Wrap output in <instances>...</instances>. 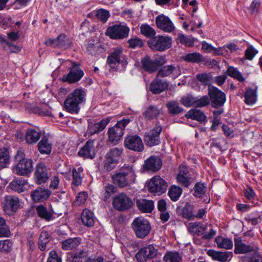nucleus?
Wrapping results in <instances>:
<instances>
[{
	"label": "nucleus",
	"instance_id": "obj_60",
	"mask_svg": "<svg viewBox=\"0 0 262 262\" xmlns=\"http://www.w3.org/2000/svg\"><path fill=\"white\" fill-rule=\"evenodd\" d=\"M257 139V143L255 144L253 147V149L257 155H262L260 152H262V137L259 136L253 135L252 140L255 141V139Z\"/></svg>",
	"mask_w": 262,
	"mask_h": 262
},
{
	"label": "nucleus",
	"instance_id": "obj_22",
	"mask_svg": "<svg viewBox=\"0 0 262 262\" xmlns=\"http://www.w3.org/2000/svg\"><path fill=\"white\" fill-rule=\"evenodd\" d=\"M168 86V83L166 80L160 79L157 77L151 82L149 90L152 93L159 94L167 89Z\"/></svg>",
	"mask_w": 262,
	"mask_h": 262
},
{
	"label": "nucleus",
	"instance_id": "obj_43",
	"mask_svg": "<svg viewBox=\"0 0 262 262\" xmlns=\"http://www.w3.org/2000/svg\"><path fill=\"white\" fill-rule=\"evenodd\" d=\"M215 241L217 246L220 248H224L226 249H230L233 247L232 241L228 238H224L222 236L217 237Z\"/></svg>",
	"mask_w": 262,
	"mask_h": 262
},
{
	"label": "nucleus",
	"instance_id": "obj_14",
	"mask_svg": "<svg viewBox=\"0 0 262 262\" xmlns=\"http://www.w3.org/2000/svg\"><path fill=\"white\" fill-rule=\"evenodd\" d=\"M181 74V70L179 65L175 64L162 66L158 71L157 77H171L176 79Z\"/></svg>",
	"mask_w": 262,
	"mask_h": 262
},
{
	"label": "nucleus",
	"instance_id": "obj_57",
	"mask_svg": "<svg viewBox=\"0 0 262 262\" xmlns=\"http://www.w3.org/2000/svg\"><path fill=\"white\" fill-rule=\"evenodd\" d=\"M13 243L10 239L0 241V251L2 252H10L12 248Z\"/></svg>",
	"mask_w": 262,
	"mask_h": 262
},
{
	"label": "nucleus",
	"instance_id": "obj_63",
	"mask_svg": "<svg viewBox=\"0 0 262 262\" xmlns=\"http://www.w3.org/2000/svg\"><path fill=\"white\" fill-rule=\"evenodd\" d=\"M216 233V231L213 229L212 226L211 225H209L208 230L204 231L202 235V238L204 240H210L213 238Z\"/></svg>",
	"mask_w": 262,
	"mask_h": 262
},
{
	"label": "nucleus",
	"instance_id": "obj_54",
	"mask_svg": "<svg viewBox=\"0 0 262 262\" xmlns=\"http://www.w3.org/2000/svg\"><path fill=\"white\" fill-rule=\"evenodd\" d=\"M227 73L229 76L237 79L240 82H243L245 81V79L242 74L236 68L233 67H229L227 70Z\"/></svg>",
	"mask_w": 262,
	"mask_h": 262
},
{
	"label": "nucleus",
	"instance_id": "obj_28",
	"mask_svg": "<svg viewBox=\"0 0 262 262\" xmlns=\"http://www.w3.org/2000/svg\"><path fill=\"white\" fill-rule=\"evenodd\" d=\"M138 208L142 212L150 213L154 208V202L151 200L138 199L136 201Z\"/></svg>",
	"mask_w": 262,
	"mask_h": 262
},
{
	"label": "nucleus",
	"instance_id": "obj_36",
	"mask_svg": "<svg viewBox=\"0 0 262 262\" xmlns=\"http://www.w3.org/2000/svg\"><path fill=\"white\" fill-rule=\"evenodd\" d=\"M185 116L187 118L195 120L200 122H204L206 119V116L205 114L203 112L197 109H191L189 110Z\"/></svg>",
	"mask_w": 262,
	"mask_h": 262
},
{
	"label": "nucleus",
	"instance_id": "obj_1",
	"mask_svg": "<svg viewBox=\"0 0 262 262\" xmlns=\"http://www.w3.org/2000/svg\"><path fill=\"white\" fill-rule=\"evenodd\" d=\"M136 177L133 166L125 164L119 171L112 176V178L114 184L120 187H124L134 183Z\"/></svg>",
	"mask_w": 262,
	"mask_h": 262
},
{
	"label": "nucleus",
	"instance_id": "obj_42",
	"mask_svg": "<svg viewBox=\"0 0 262 262\" xmlns=\"http://www.w3.org/2000/svg\"><path fill=\"white\" fill-rule=\"evenodd\" d=\"M185 61L192 63H200L204 61L203 56L198 52L186 54L183 56Z\"/></svg>",
	"mask_w": 262,
	"mask_h": 262
},
{
	"label": "nucleus",
	"instance_id": "obj_53",
	"mask_svg": "<svg viewBox=\"0 0 262 262\" xmlns=\"http://www.w3.org/2000/svg\"><path fill=\"white\" fill-rule=\"evenodd\" d=\"M141 33L147 37L151 38L155 36V30L147 24H143L140 27Z\"/></svg>",
	"mask_w": 262,
	"mask_h": 262
},
{
	"label": "nucleus",
	"instance_id": "obj_49",
	"mask_svg": "<svg viewBox=\"0 0 262 262\" xmlns=\"http://www.w3.org/2000/svg\"><path fill=\"white\" fill-rule=\"evenodd\" d=\"M181 102L183 105L186 107L195 106L196 97L190 94H187L182 97Z\"/></svg>",
	"mask_w": 262,
	"mask_h": 262
},
{
	"label": "nucleus",
	"instance_id": "obj_37",
	"mask_svg": "<svg viewBox=\"0 0 262 262\" xmlns=\"http://www.w3.org/2000/svg\"><path fill=\"white\" fill-rule=\"evenodd\" d=\"M83 169L82 167H79L77 168H74L72 169L73 180L72 182V186H78L82 183V180L83 177Z\"/></svg>",
	"mask_w": 262,
	"mask_h": 262
},
{
	"label": "nucleus",
	"instance_id": "obj_35",
	"mask_svg": "<svg viewBox=\"0 0 262 262\" xmlns=\"http://www.w3.org/2000/svg\"><path fill=\"white\" fill-rule=\"evenodd\" d=\"M36 212L39 217L46 221H51L54 218L53 213L48 211L42 205L37 206Z\"/></svg>",
	"mask_w": 262,
	"mask_h": 262
},
{
	"label": "nucleus",
	"instance_id": "obj_15",
	"mask_svg": "<svg viewBox=\"0 0 262 262\" xmlns=\"http://www.w3.org/2000/svg\"><path fill=\"white\" fill-rule=\"evenodd\" d=\"M158 250L152 245H149L140 249L136 254L138 262H146L156 257Z\"/></svg>",
	"mask_w": 262,
	"mask_h": 262
},
{
	"label": "nucleus",
	"instance_id": "obj_6",
	"mask_svg": "<svg viewBox=\"0 0 262 262\" xmlns=\"http://www.w3.org/2000/svg\"><path fill=\"white\" fill-rule=\"evenodd\" d=\"M148 43L152 50L162 52L171 47L172 38L168 36L157 35L150 38Z\"/></svg>",
	"mask_w": 262,
	"mask_h": 262
},
{
	"label": "nucleus",
	"instance_id": "obj_9",
	"mask_svg": "<svg viewBox=\"0 0 262 262\" xmlns=\"http://www.w3.org/2000/svg\"><path fill=\"white\" fill-rule=\"evenodd\" d=\"M51 176L50 169L44 163H38L35 168L34 179L36 184L46 183Z\"/></svg>",
	"mask_w": 262,
	"mask_h": 262
},
{
	"label": "nucleus",
	"instance_id": "obj_48",
	"mask_svg": "<svg viewBox=\"0 0 262 262\" xmlns=\"http://www.w3.org/2000/svg\"><path fill=\"white\" fill-rule=\"evenodd\" d=\"M122 152V148L115 147L111 149L106 154L105 156L106 157L112 160H116V162L118 163V160L121 157Z\"/></svg>",
	"mask_w": 262,
	"mask_h": 262
},
{
	"label": "nucleus",
	"instance_id": "obj_51",
	"mask_svg": "<svg viewBox=\"0 0 262 262\" xmlns=\"http://www.w3.org/2000/svg\"><path fill=\"white\" fill-rule=\"evenodd\" d=\"M176 40L178 42L187 47H192L194 45L193 40L182 33L177 34Z\"/></svg>",
	"mask_w": 262,
	"mask_h": 262
},
{
	"label": "nucleus",
	"instance_id": "obj_47",
	"mask_svg": "<svg viewBox=\"0 0 262 262\" xmlns=\"http://www.w3.org/2000/svg\"><path fill=\"white\" fill-rule=\"evenodd\" d=\"M166 107L168 112L172 115L180 114L183 111V108L180 107L179 103L175 101L168 102L166 104Z\"/></svg>",
	"mask_w": 262,
	"mask_h": 262
},
{
	"label": "nucleus",
	"instance_id": "obj_41",
	"mask_svg": "<svg viewBox=\"0 0 262 262\" xmlns=\"http://www.w3.org/2000/svg\"><path fill=\"white\" fill-rule=\"evenodd\" d=\"M27 183V180L23 178L15 179L9 184V187L13 190L21 192L24 191V186Z\"/></svg>",
	"mask_w": 262,
	"mask_h": 262
},
{
	"label": "nucleus",
	"instance_id": "obj_34",
	"mask_svg": "<svg viewBox=\"0 0 262 262\" xmlns=\"http://www.w3.org/2000/svg\"><path fill=\"white\" fill-rule=\"evenodd\" d=\"M141 63L142 69L145 71L152 73L157 70L154 61L148 55L141 59Z\"/></svg>",
	"mask_w": 262,
	"mask_h": 262
},
{
	"label": "nucleus",
	"instance_id": "obj_16",
	"mask_svg": "<svg viewBox=\"0 0 262 262\" xmlns=\"http://www.w3.org/2000/svg\"><path fill=\"white\" fill-rule=\"evenodd\" d=\"M124 145L126 148L137 152H141L144 148L142 139L138 135H129L126 137Z\"/></svg>",
	"mask_w": 262,
	"mask_h": 262
},
{
	"label": "nucleus",
	"instance_id": "obj_46",
	"mask_svg": "<svg viewBox=\"0 0 262 262\" xmlns=\"http://www.w3.org/2000/svg\"><path fill=\"white\" fill-rule=\"evenodd\" d=\"M182 193V188L175 185L172 186L168 190L169 196L173 202H176L179 200Z\"/></svg>",
	"mask_w": 262,
	"mask_h": 262
},
{
	"label": "nucleus",
	"instance_id": "obj_21",
	"mask_svg": "<svg viewBox=\"0 0 262 262\" xmlns=\"http://www.w3.org/2000/svg\"><path fill=\"white\" fill-rule=\"evenodd\" d=\"M51 193L48 189L38 187L31 192V196L34 202L37 203L47 200Z\"/></svg>",
	"mask_w": 262,
	"mask_h": 262
},
{
	"label": "nucleus",
	"instance_id": "obj_4",
	"mask_svg": "<svg viewBox=\"0 0 262 262\" xmlns=\"http://www.w3.org/2000/svg\"><path fill=\"white\" fill-rule=\"evenodd\" d=\"M21 157L23 154L19 151H17L15 156V159L18 161L17 163L12 167V170L15 174L26 176L31 173L33 170V161L31 159L23 158L21 159H18L19 155Z\"/></svg>",
	"mask_w": 262,
	"mask_h": 262
},
{
	"label": "nucleus",
	"instance_id": "obj_58",
	"mask_svg": "<svg viewBox=\"0 0 262 262\" xmlns=\"http://www.w3.org/2000/svg\"><path fill=\"white\" fill-rule=\"evenodd\" d=\"M245 196L254 205H258V201L255 199V193L253 190L249 187L244 190Z\"/></svg>",
	"mask_w": 262,
	"mask_h": 262
},
{
	"label": "nucleus",
	"instance_id": "obj_33",
	"mask_svg": "<svg viewBox=\"0 0 262 262\" xmlns=\"http://www.w3.org/2000/svg\"><path fill=\"white\" fill-rule=\"evenodd\" d=\"M10 161V152L6 147L0 148V168L8 167Z\"/></svg>",
	"mask_w": 262,
	"mask_h": 262
},
{
	"label": "nucleus",
	"instance_id": "obj_2",
	"mask_svg": "<svg viewBox=\"0 0 262 262\" xmlns=\"http://www.w3.org/2000/svg\"><path fill=\"white\" fill-rule=\"evenodd\" d=\"M85 97V92L77 89L68 95L64 101V107L69 112L77 114L80 110L79 104L84 101Z\"/></svg>",
	"mask_w": 262,
	"mask_h": 262
},
{
	"label": "nucleus",
	"instance_id": "obj_24",
	"mask_svg": "<svg viewBox=\"0 0 262 262\" xmlns=\"http://www.w3.org/2000/svg\"><path fill=\"white\" fill-rule=\"evenodd\" d=\"M4 209L8 212H15L19 207V201L17 197L7 195L5 197Z\"/></svg>",
	"mask_w": 262,
	"mask_h": 262
},
{
	"label": "nucleus",
	"instance_id": "obj_26",
	"mask_svg": "<svg viewBox=\"0 0 262 262\" xmlns=\"http://www.w3.org/2000/svg\"><path fill=\"white\" fill-rule=\"evenodd\" d=\"M208 226L209 225L203 224L201 222H191L188 224V229L194 235L202 236L204 231L208 230Z\"/></svg>",
	"mask_w": 262,
	"mask_h": 262
},
{
	"label": "nucleus",
	"instance_id": "obj_32",
	"mask_svg": "<svg viewBox=\"0 0 262 262\" xmlns=\"http://www.w3.org/2000/svg\"><path fill=\"white\" fill-rule=\"evenodd\" d=\"M161 111V109L158 106L151 105L147 107L143 115L146 119L151 120L157 118Z\"/></svg>",
	"mask_w": 262,
	"mask_h": 262
},
{
	"label": "nucleus",
	"instance_id": "obj_52",
	"mask_svg": "<svg viewBox=\"0 0 262 262\" xmlns=\"http://www.w3.org/2000/svg\"><path fill=\"white\" fill-rule=\"evenodd\" d=\"M181 256L177 252H168L164 256V260L165 262H180Z\"/></svg>",
	"mask_w": 262,
	"mask_h": 262
},
{
	"label": "nucleus",
	"instance_id": "obj_44",
	"mask_svg": "<svg viewBox=\"0 0 262 262\" xmlns=\"http://www.w3.org/2000/svg\"><path fill=\"white\" fill-rule=\"evenodd\" d=\"M245 102L248 105H252L254 104L257 100V95L256 91L252 89H248L245 92Z\"/></svg>",
	"mask_w": 262,
	"mask_h": 262
},
{
	"label": "nucleus",
	"instance_id": "obj_39",
	"mask_svg": "<svg viewBox=\"0 0 262 262\" xmlns=\"http://www.w3.org/2000/svg\"><path fill=\"white\" fill-rule=\"evenodd\" d=\"M52 146L48 139L42 138L38 144V149L42 154L49 155L51 152Z\"/></svg>",
	"mask_w": 262,
	"mask_h": 262
},
{
	"label": "nucleus",
	"instance_id": "obj_20",
	"mask_svg": "<svg viewBox=\"0 0 262 262\" xmlns=\"http://www.w3.org/2000/svg\"><path fill=\"white\" fill-rule=\"evenodd\" d=\"M78 155L84 158L93 159L95 156L94 140H89L86 141L84 145L78 151Z\"/></svg>",
	"mask_w": 262,
	"mask_h": 262
},
{
	"label": "nucleus",
	"instance_id": "obj_11",
	"mask_svg": "<svg viewBox=\"0 0 262 262\" xmlns=\"http://www.w3.org/2000/svg\"><path fill=\"white\" fill-rule=\"evenodd\" d=\"M208 95L212 107L219 108L225 103L226 98L225 94L213 86L208 87Z\"/></svg>",
	"mask_w": 262,
	"mask_h": 262
},
{
	"label": "nucleus",
	"instance_id": "obj_29",
	"mask_svg": "<svg viewBox=\"0 0 262 262\" xmlns=\"http://www.w3.org/2000/svg\"><path fill=\"white\" fill-rule=\"evenodd\" d=\"M81 243L80 237L69 238L61 242V248L64 250H72L77 248Z\"/></svg>",
	"mask_w": 262,
	"mask_h": 262
},
{
	"label": "nucleus",
	"instance_id": "obj_38",
	"mask_svg": "<svg viewBox=\"0 0 262 262\" xmlns=\"http://www.w3.org/2000/svg\"><path fill=\"white\" fill-rule=\"evenodd\" d=\"M87 257V252L85 250H81L71 253L68 258L71 262H86Z\"/></svg>",
	"mask_w": 262,
	"mask_h": 262
},
{
	"label": "nucleus",
	"instance_id": "obj_5",
	"mask_svg": "<svg viewBox=\"0 0 262 262\" xmlns=\"http://www.w3.org/2000/svg\"><path fill=\"white\" fill-rule=\"evenodd\" d=\"M129 122V119L123 118L118 121L115 125L110 128L107 132L108 141L114 145L117 144L122 138L124 129Z\"/></svg>",
	"mask_w": 262,
	"mask_h": 262
},
{
	"label": "nucleus",
	"instance_id": "obj_40",
	"mask_svg": "<svg viewBox=\"0 0 262 262\" xmlns=\"http://www.w3.org/2000/svg\"><path fill=\"white\" fill-rule=\"evenodd\" d=\"M51 238V236L47 231H43L41 232L38 241V246L40 250L43 251L46 250L47 245Z\"/></svg>",
	"mask_w": 262,
	"mask_h": 262
},
{
	"label": "nucleus",
	"instance_id": "obj_64",
	"mask_svg": "<svg viewBox=\"0 0 262 262\" xmlns=\"http://www.w3.org/2000/svg\"><path fill=\"white\" fill-rule=\"evenodd\" d=\"M110 16V12L107 10L101 9L97 11L96 16L97 18L103 23L107 21Z\"/></svg>",
	"mask_w": 262,
	"mask_h": 262
},
{
	"label": "nucleus",
	"instance_id": "obj_27",
	"mask_svg": "<svg viewBox=\"0 0 262 262\" xmlns=\"http://www.w3.org/2000/svg\"><path fill=\"white\" fill-rule=\"evenodd\" d=\"M161 165L162 161L159 158L150 157L145 161L144 167L149 170L157 171L161 168Z\"/></svg>",
	"mask_w": 262,
	"mask_h": 262
},
{
	"label": "nucleus",
	"instance_id": "obj_13",
	"mask_svg": "<svg viewBox=\"0 0 262 262\" xmlns=\"http://www.w3.org/2000/svg\"><path fill=\"white\" fill-rule=\"evenodd\" d=\"M147 188L150 192L160 195L166 191L167 184L164 179L159 176H156L150 180Z\"/></svg>",
	"mask_w": 262,
	"mask_h": 262
},
{
	"label": "nucleus",
	"instance_id": "obj_23",
	"mask_svg": "<svg viewBox=\"0 0 262 262\" xmlns=\"http://www.w3.org/2000/svg\"><path fill=\"white\" fill-rule=\"evenodd\" d=\"M110 119L105 118L97 123L89 122L88 133L92 135L103 130L110 122Z\"/></svg>",
	"mask_w": 262,
	"mask_h": 262
},
{
	"label": "nucleus",
	"instance_id": "obj_61",
	"mask_svg": "<svg viewBox=\"0 0 262 262\" xmlns=\"http://www.w3.org/2000/svg\"><path fill=\"white\" fill-rule=\"evenodd\" d=\"M115 192V187L111 184H108L104 187L103 198L104 201H106Z\"/></svg>",
	"mask_w": 262,
	"mask_h": 262
},
{
	"label": "nucleus",
	"instance_id": "obj_59",
	"mask_svg": "<svg viewBox=\"0 0 262 262\" xmlns=\"http://www.w3.org/2000/svg\"><path fill=\"white\" fill-rule=\"evenodd\" d=\"M258 53V51L252 45H249V47L245 51L244 59L249 60H252L255 56Z\"/></svg>",
	"mask_w": 262,
	"mask_h": 262
},
{
	"label": "nucleus",
	"instance_id": "obj_10",
	"mask_svg": "<svg viewBox=\"0 0 262 262\" xmlns=\"http://www.w3.org/2000/svg\"><path fill=\"white\" fill-rule=\"evenodd\" d=\"M134 203L130 198L124 193L116 195L113 201L114 208L120 211H124L130 209Z\"/></svg>",
	"mask_w": 262,
	"mask_h": 262
},
{
	"label": "nucleus",
	"instance_id": "obj_62",
	"mask_svg": "<svg viewBox=\"0 0 262 262\" xmlns=\"http://www.w3.org/2000/svg\"><path fill=\"white\" fill-rule=\"evenodd\" d=\"M194 195L197 197L200 198L205 193V186L204 184L201 182H197L193 188Z\"/></svg>",
	"mask_w": 262,
	"mask_h": 262
},
{
	"label": "nucleus",
	"instance_id": "obj_3",
	"mask_svg": "<svg viewBox=\"0 0 262 262\" xmlns=\"http://www.w3.org/2000/svg\"><path fill=\"white\" fill-rule=\"evenodd\" d=\"M131 225L136 236L139 238L143 239L146 237L151 229L148 220L142 216L135 218Z\"/></svg>",
	"mask_w": 262,
	"mask_h": 262
},
{
	"label": "nucleus",
	"instance_id": "obj_30",
	"mask_svg": "<svg viewBox=\"0 0 262 262\" xmlns=\"http://www.w3.org/2000/svg\"><path fill=\"white\" fill-rule=\"evenodd\" d=\"M41 136V132L38 128H29L25 134V139L28 144L36 143Z\"/></svg>",
	"mask_w": 262,
	"mask_h": 262
},
{
	"label": "nucleus",
	"instance_id": "obj_50",
	"mask_svg": "<svg viewBox=\"0 0 262 262\" xmlns=\"http://www.w3.org/2000/svg\"><path fill=\"white\" fill-rule=\"evenodd\" d=\"M10 234V229L5 220L3 217H0V238L9 237Z\"/></svg>",
	"mask_w": 262,
	"mask_h": 262
},
{
	"label": "nucleus",
	"instance_id": "obj_8",
	"mask_svg": "<svg viewBox=\"0 0 262 262\" xmlns=\"http://www.w3.org/2000/svg\"><path fill=\"white\" fill-rule=\"evenodd\" d=\"M129 32L127 26L116 24L108 27L105 34L113 39H123L128 36Z\"/></svg>",
	"mask_w": 262,
	"mask_h": 262
},
{
	"label": "nucleus",
	"instance_id": "obj_45",
	"mask_svg": "<svg viewBox=\"0 0 262 262\" xmlns=\"http://www.w3.org/2000/svg\"><path fill=\"white\" fill-rule=\"evenodd\" d=\"M58 48L67 49L72 45V41L70 38L64 34H61L58 36Z\"/></svg>",
	"mask_w": 262,
	"mask_h": 262
},
{
	"label": "nucleus",
	"instance_id": "obj_56",
	"mask_svg": "<svg viewBox=\"0 0 262 262\" xmlns=\"http://www.w3.org/2000/svg\"><path fill=\"white\" fill-rule=\"evenodd\" d=\"M181 214L182 216L189 220L194 219V214L192 213V207L191 205L187 204L182 209Z\"/></svg>",
	"mask_w": 262,
	"mask_h": 262
},
{
	"label": "nucleus",
	"instance_id": "obj_7",
	"mask_svg": "<svg viewBox=\"0 0 262 262\" xmlns=\"http://www.w3.org/2000/svg\"><path fill=\"white\" fill-rule=\"evenodd\" d=\"M107 63L111 69H115L119 64L122 66L127 65V57L123 54L122 48H113L107 56Z\"/></svg>",
	"mask_w": 262,
	"mask_h": 262
},
{
	"label": "nucleus",
	"instance_id": "obj_31",
	"mask_svg": "<svg viewBox=\"0 0 262 262\" xmlns=\"http://www.w3.org/2000/svg\"><path fill=\"white\" fill-rule=\"evenodd\" d=\"M82 224L86 227H92L94 224V213L88 209H84L81 215Z\"/></svg>",
	"mask_w": 262,
	"mask_h": 262
},
{
	"label": "nucleus",
	"instance_id": "obj_17",
	"mask_svg": "<svg viewBox=\"0 0 262 262\" xmlns=\"http://www.w3.org/2000/svg\"><path fill=\"white\" fill-rule=\"evenodd\" d=\"M162 131V127L157 124L155 127L144 136L146 144L149 146L158 145L160 143V134Z\"/></svg>",
	"mask_w": 262,
	"mask_h": 262
},
{
	"label": "nucleus",
	"instance_id": "obj_25",
	"mask_svg": "<svg viewBox=\"0 0 262 262\" xmlns=\"http://www.w3.org/2000/svg\"><path fill=\"white\" fill-rule=\"evenodd\" d=\"M209 255L211 256L214 260L221 262H226L230 261L232 256L233 253L231 252H219L214 250H209L208 251Z\"/></svg>",
	"mask_w": 262,
	"mask_h": 262
},
{
	"label": "nucleus",
	"instance_id": "obj_19",
	"mask_svg": "<svg viewBox=\"0 0 262 262\" xmlns=\"http://www.w3.org/2000/svg\"><path fill=\"white\" fill-rule=\"evenodd\" d=\"M258 250V248L254 245H247L243 243L241 237L234 239V253L238 254H245Z\"/></svg>",
	"mask_w": 262,
	"mask_h": 262
},
{
	"label": "nucleus",
	"instance_id": "obj_12",
	"mask_svg": "<svg viewBox=\"0 0 262 262\" xmlns=\"http://www.w3.org/2000/svg\"><path fill=\"white\" fill-rule=\"evenodd\" d=\"M83 75V71L81 69L79 64L73 62L69 69V73L63 76L62 80L70 84L75 83L79 81Z\"/></svg>",
	"mask_w": 262,
	"mask_h": 262
},
{
	"label": "nucleus",
	"instance_id": "obj_18",
	"mask_svg": "<svg viewBox=\"0 0 262 262\" xmlns=\"http://www.w3.org/2000/svg\"><path fill=\"white\" fill-rule=\"evenodd\" d=\"M156 24L158 28L165 32L171 33L175 30L173 23L168 16L164 14L156 17Z\"/></svg>",
	"mask_w": 262,
	"mask_h": 262
},
{
	"label": "nucleus",
	"instance_id": "obj_55",
	"mask_svg": "<svg viewBox=\"0 0 262 262\" xmlns=\"http://www.w3.org/2000/svg\"><path fill=\"white\" fill-rule=\"evenodd\" d=\"M196 79L198 81L204 85H209L211 83L212 76L210 74L201 73L196 75Z\"/></svg>",
	"mask_w": 262,
	"mask_h": 262
}]
</instances>
